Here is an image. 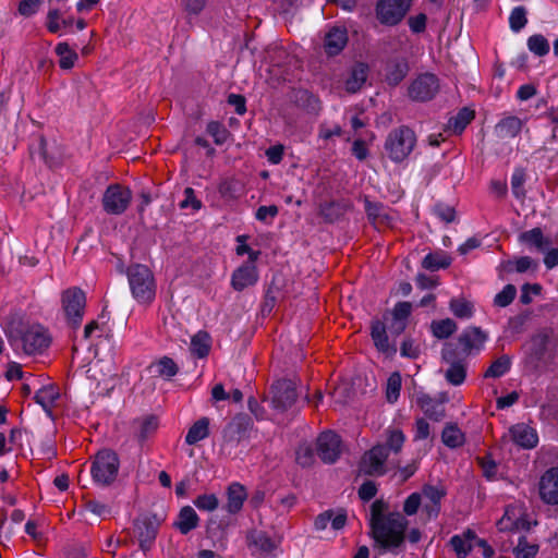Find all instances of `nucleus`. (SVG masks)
I'll return each mask as SVG.
<instances>
[{"mask_svg": "<svg viewBox=\"0 0 558 558\" xmlns=\"http://www.w3.org/2000/svg\"><path fill=\"white\" fill-rule=\"evenodd\" d=\"M409 521L399 511H389V504L376 499L371 506V536L384 550L393 551L405 541Z\"/></svg>", "mask_w": 558, "mask_h": 558, "instance_id": "nucleus-1", "label": "nucleus"}, {"mask_svg": "<svg viewBox=\"0 0 558 558\" xmlns=\"http://www.w3.org/2000/svg\"><path fill=\"white\" fill-rule=\"evenodd\" d=\"M10 345L26 355L43 354L51 344L49 330L38 323L12 319L5 330Z\"/></svg>", "mask_w": 558, "mask_h": 558, "instance_id": "nucleus-2", "label": "nucleus"}, {"mask_svg": "<svg viewBox=\"0 0 558 558\" xmlns=\"http://www.w3.org/2000/svg\"><path fill=\"white\" fill-rule=\"evenodd\" d=\"M554 336V329L544 327L531 336L524 349V365L532 372L545 368L553 360L549 343Z\"/></svg>", "mask_w": 558, "mask_h": 558, "instance_id": "nucleus-3", "label": "nucleus"}, {"mask_svg": "<svg viewBox=\"0 0 558 558\" xmlns=\"http://www.w3.org/2000/svg\"><path fill=\"white\" fill-rule=\"evenodd\" d=\"M128 279L132 295L141 304H149L156 295V282L153 271L142 264H133L128 268Z\"/></svg>", "mask_w": 558, "mask_h": 558, "instance_id": "nucleus-4", "label": "nucleus"}, {"mask_svg": "<svg viewBox=\"0 0 558 558\" xmlns=\"http://www.w3.org/2000/svg\"><path fill=\"white\" fill-rule=\"evenodd\" d=\"M416 145V135L415 132L407 126L401 125L397 129H393L388 134L385 141V151L387 156L393 162H402L405 160L410 154L413 151Z\"/></svg>", "mask_w": 558, "mask_h": 558, "instance_id": "nucleus-5", "label": "nucleus"}, {"mask_svg": "<svg viewBox=\"0 0 558 558\" xmlns=\"http://www.w3.org/2000/svg\"><path fill=\"white\" fill-rule=\"evenodd\" d=\"M120 459L116 451L101 449L93 458L90 474L93 481L100 486H110L118 477Z\"/></svg>", "mask_w": 558, "mask_h": 558, "instance_id": "nucleus-6", "label": "nucleus"}, {"mask_svg": "<svg viewBox=\"0 0 558 558\" xmlns=\"http://www.w3.org/2000/svg\"><path fill=\"white\" fill-rule=\"evenodd\" d=\"M488 339L486 331L482 330L481 327L470 326L465 328L457 338V342H446L460 353L463 357H469L473 354H478L485 345Z\"/></svg>", "mask_w": 558, "mask_h": 558, "instance_id": "nucleus-7", "label": "nucleus"}, {"mask_svg": "<svg viewBox=\"0 0 558 558\" xmlns=\"http://www.w3.org/2000/svg\"><path fill=\"white\" fill-rule=\"evenodd\" d=\"M62 308L68 324L76 329L80 327L86 305V296L80 288H70L61 294Z\"/></svg>", "mask_w": 558, "mask_h": 558, "instance_id": "nucleus-8", "label": "nucleus"}, {"mask_svg": "<svg viewBox=\"0 0 558 558\" xmlns=\"http://www.w3.org/2000/svg\"><path fill=\"white\" fill-rule=\"evenodd\" d=\"M412 0H377L375 14L378 22L396 26L402 22L411 8Z\"/></svg>", "mask_w": 558, "mask_h": 558, "instance_id": "nucleus-9", "label": "nucleus"}, {"mask_svg": "<svg viewBox=\"0 0 558 558\" xmlns=\"http://www.w3.org/2000/svg\"><path fill=\"white\" fill-rule=\"evenodd\" d=\"M387 446L378 444L365 451L359 462L360 474L366 476H383L387 473L386 461L388 459Z\"/></svg>", "mask_w": 558, "mask_h": 558, "instance_id": "nucleus-10", "label": "nucleus"}, {"mask_svg": "<svg viewBox=\"0 0 558 558\" xmlns=\"http://www.w3.org/2000/svg\"><path fill=\"white\" fill-rule=\"evenodd\" d=\"M459 354L450 344H444L441 349V359L449 365L445 378L452 386L462 385L466 378L468 359Z\"/></svg>", "mask_w": 558, "mask_h": 558, "instance_id": "nucleus-11", "label": "nucleus"}, {"mask_svg": "<svg viewBox=\"0 0 558 558\" xmlns=\"http://www.w3.org/2000/svg\"><path fill=\"white\" fill-rule=\"evenodd\" d=\"M132 201V192L129 187L119 183L110 184L101 199L104 210L109 215H122Z\"/></svg>", "mask_w": 558, "mask_h": 558, "instance_id": "nucleus-12", "label": "nucleus"}, {"mask_svg": "<svg viewBox=\"0 0 558 558\" xmlns=\"http://www.w3.org/2000/svg\"><path fill=\"white\" fill-rule=\"evenodd\" d=\"M161 520L157 514H143L134 521V532L142 550L151 548L159 531Z\"/></svg>", "mask_w": 558, "mask_h": 558, "instance_id": "nucleus-13", "label": "nucleus"}, {"mask_svg": "<svg viewBox=\"0 0 558 558\" xmlns=\"http://www.w3.org/2000/svg\"><path fill=\"white\" fill-rule=\"evenodd\" d=\"M270 393L272 407L280 412L290 409L299 397L295 383L287 378L274 383Z\"/></svg>", "mask_w": 558, "mask_h": 558, "instance_id": "nucleus-14", "label": "nucleus"}, {"mask_svg": "<svg viewBox=\"0 0 558 558\" xmlns=\"http://www.w3.org/2000/svg\"><path fill=\"white\" fill-rule=\"evenodd\" d=\"M439 90V81L435 74L424 73L412 81L408 88L409 97L414 101H428Z\"/></svg>", "mask_w": 558, "mask_h": 558, "instance_id": "nucleus-15", "label": "nucleus"}, {"mask_svg": "<svg viewBox=\"0 0 558 558\" xmlns=\"http://www.w3.org/2000/svg\"><path fill=\"white\" fill-rule=\"evenodd\" d=\"M342 440L332 430L323 432L316 441L317 454L324 463H335L342 452Z\"/></svg>", "mask_w": 558, "mask_h": 558, "instance_id": "nucleus-16", "label": "nucleus"}, {"mask_svg": "<svg viewBox=\"0 0 558 558\" xmlns=\"http://www.w3.org/2000/svg\"><path fill=\"white\" fill-rule=\"evenodd\" d=\"M252 427V417L245 413H238L223 428V441L238 445L242 439L248 436V432Z\"/></svg>", "mask_w": 558, "mask_h": 558, "instance_id": "nucleus-17", "label": "nucleus"}, {"mask_svg": "<svg viewBox=\"0 0 558 558\" xmlns=\"http://www.w3.org/2000/svg\"><path fill=\"white\" fill-rule=\"evenodd\" d=\"M421 495L425 499L423 511L426 512L427 518H437L441 509V500L447 495L446 488L425 484Z\"/></svg>", "mask_w": 558, "mask_h": 558, "instance_id": "nucleus-18", "label": "nucleus"}, {"mask_svg": "<svg viewBox=\"0 0 558 558\" xmlns=\"http://www.w3.org/2000/svg\"><path fill=\"white\" fill-rule=\"evenodd\" d=\"M353 209L350 199L341 198L325 202L319 205V216L328 223H333L341 219L348 211Z\"/></svg>", "mask_w": 558, "mask_h": 558, "instance_id": "nucleus-19", "label": "nucleus"}, {"mask_svg": "<svg viewBox=\"0 0 558 558\" xmlns=\"http://www.w3.org/2000/svg\"><path fill=\"white\" fill-rule=\"evenodd\" d=\"M541 498L549 505H558V466L546 471L539 481Z\"/></svg>", "mask_w": 558, "mask_h": 558, "instance_id": "nucleus-20", "label": "nucleus"}, {"mask_svg": "<svg viewBox=\"0 0 558 558\" xmlns=\"http://www.w3.org/2000/svg\"><path fill=\"white\" fill-rule=\"evenodd\" d=\"M512 441L523 449H533L538 444L536 430L525 423L514 424L509 428Z\"/></svg>", "mask_w": 558, "mask_h": 558, "instance_id": "nucleus-21", "label": "nucleus"}, {"mask_svg": "<svg viewBox=\"0 0 558 558\" xmlns=\"http://www.w3.org/2000/svg\"><path fill=\"white\" fill-rule=\"evenodd\" d=\"M409 63L404 58H395L387 62L385 82L392 87L398 86L409 73Z\"/></svg>", "mask_w": 558, "mask_h": 558, "instance_id": "nucleus-22", "label": "nucleus"}, {"mask_svg": "<svg viewBox=\"0 0 558 558\" xmlns=\"http://www.w3.org/2000/svg\"><path fill=\"white\" fill-rule=\"evenodd\" d=\"M348 43V33L344 27H332L325 36L324 48L328 56L339 54Z\"/></svg>", "mask_w": 558, "mask_h": 558, "instance_id": "nucleus-23", "label": "nucleus"}, {"mask_svg": "<svg viewBox=\"0 0 558 558\" xmlns=\"http://www.w3.org/2000/svg\"><path fill=\"white\" fill-rule=\"evenodd\" d=\"M257 279L256 267L253 264H245L233 271L231 286L235 291H243L245 288L255 284Z\"/></svg>", "mask_w": 558, "mask_h": 558, "instance_id": "nucleus-24", "label": "nucleus"}, {"mask_svg": "<svg viewBox=\"0 0 558 558\" xmlns=\"http://www.w3.org/2000/svg\"><path fill=\"white\" fill-rule=\"evenodd\" d=\"M416 403L429 420L440 422L446 415L442 402L434 400L426 393L418 396Z\"/></svg>", "mask_w": 558, "mask_h": 558, "instance_id": "nucleus-25", "label": "nucleus"}, {"mask_svg": "<svg viewBox=\"0 0 558 558\" xmlns=\"http://www.w3.org/2000/svg\"><path fill=\"white\" fill-rule=\"evenodd\" d=\"M367 76L368 65L363 62L355 63L344 82L347 92L351 94L359 92L366 82Z\"/></svg>", "mask_w": 558, "mask_h": 558, "instance_id": "nucleus-26", "label": "nucleus"}, {"mask_svg": "<svg viewBox=\"0 0 558 558\" xmlns=\"http://www.w3.org/2000/svg\"><path fill=\"white\" fill-rule=\"evenodd\" d=\"M199 518L191 506L181 508L173 527L178 529L181 534L186 535L198 526Z\"/></svg>", "mask_w": 558, "mask_h": 558, "instance_id": "nucleus-27", "label": "nucleus"}, {"mask_svg": "<svg viewBox=\"0 0 558 558\" xmlns=\"http://www.w3.org/2000/svg\"><path fill=\"white\" fill-rule=\"evenodd\" d=\"M159 426L158 417L156 415H147L133 421L135 429V437L142 444L148 437L154 435Z\"/></svg>", "mask_w": 558, "mask_h": 558, "instance_id": "nucleus-28", "label": "nucleus"}, {"mask_svg": "<svg viewBox=\"0 0 558 558\" xmlns=\"http://www.w3.org/2000/svg\"><path fill=\"white\" fill-rule=\"evenodd\" d=\"M228 501L226 505V509L229 513H238L242 507L243 502L247 498V493L245 487L240 483H232L228 487Z\"/></svg>", "mask_w": 558, "mask_h": 558, "instance_id": "nucleus-29", "label": "nucleus"}, {"mask_svg": "<svg viewBox=\"0 0 558 558\" xmlns=\"http://www.w3.org/2000/svg\"><path fill=\"white\" fill-rule=\"evenodd\" d=\"M522 126L523 122L521 119L514 116H509L497 123L495 131L499 138H512L521 132Z\"/></svg>", "mask_w": 558, "mask_h": 558, "instance_id": "nucleus-30", "label": "nucleus"}, {"mask_svg": "<svg viewBox=\"0 0 558 558\" xmlns=\"http://www.w3.org/2000/svg\"><path fill=\"white\" fill-rule=\"evenodd\" d=\"M371 336H372L375 347L379 351H381L384 353L396 352V349L391 348L389 344L386 326L383 322L374 320L372 323Z\"/></svg>", "mask_w": 558, "mask_h": 558, "instance_id": "nucleus-31", "label": "nucleus"}, {"mask_svg": "<svg viewBox=\"0 0 558 558\" xmlns=\"http://www.w3.org/2000/svg\"><path fill=\"white\" fill-rule=\"evenodd\" d=\"M211 348V338L207 331L199 330L191 339L190 350L198 359H204L209 354Z\"/></svg>", "mask_w": 558, "mask_h": 558, "instance_id": "nucleus-32", "label": "nucleus"}, {"mask_svg": "<svg viewBox=\"0 0 558 558\" xmlns=\"http://www.w3.org/2000/svg\"><path fill=\"white\" fill-rule=\"evenodd\" d=\"M209 435V418L201 417L187 430L185 442L195 445L196 442L207 438Z\"/></svg>", "mask_w": 558, "mask_h": 558, "instance_id": "nucleus-33", "label": "nucleus"}, {"mask_svg": "<svg viewBox=\"0 0 558 558\" xmlns=\"http://www.w3.org/2000/svg\"><path fill=\"white\" fill-rule=\"evenodd\" d=\"M458 329L457 323L451 318L433 320L430 323L432 335L440 340L448 339Z\"/></svg>", "mask_w": 558, "mask_h": 558, "instance_id": "nucleus-34", "label": "nucleus"}, {"mask_svg": "<svg viewBox=\"0 0 558 558\" xmlns=\"http://www.w3.org/2000/svg\"><path fill=\"white\" fill-rule=\"evenodd\" d=\"M247 545L256 547L263 553H271L276 545L272 539L265 533L258 531H252L246 536Z\"/></svg>", "mask_w": 558, "mask_h": 558, "instance_id": "nucleus-35", "label": "nucleus"}, {"mask_svg": "<svg viewBox=\"0 0 558 558\" xmlns=\"http://www.w3.org/2000/svg\"><path fill=\"white\" fill-rule=\"evenodd\" d=\"M451 264V257H449L446 253L442 252H434L427 254L423 262L422 267L430 270L436 271L441 268H447Z\"/></svg>", "mask_w": 558, "mask_h": 558, "instance_id": "nucleus-36", "label": "nucleus"}, {"mask_svg": "<svg viewBox=\"0 0 558 558\" xmlns=\"http://www.w3.org/2000/svg\"><path fill=\"white\" fill-rule=\"evenodd\" d=\"M511 368V357L507 354L500 355L485 371L484 378H499L508 373Z\"/></svg>", "mask_w": 558, "mask_h": 558, "instance_id": "nucleus-37", "label": "nucleus"}, {"mask_svg": "<svg viewBox=\"0 0 558 558\" xmlns=\"http://www.w3.org/2000/svg\"><path fill=\"white\" fill-rule=\"evenodd\" d=\"M54 51L60 57L59 65L63 70L72 69L78 59L77 53L70 48L68 43H59Z\"/></svg>", "mask_w": 558, "mask_h": 558, "instance_id": "nucleus-38", "label": "nucleus"}, {"mask_svg": "<svg viewBox=\"0 0 558 558\" xmlns=\"http://www.w3.org/2000/svg\"><path fill=\"white\" fill-rule=\"evenodd\" d=\"M59 398V389L53 385L40 388L34 396V400L45 410H49Z\"/></svg>", "mask_w": 558, "mask_h": 558, "instance_id": "nucleus-39", "label": "nucleus"}, {"mask_svg": "<svg viewBox=\"0 0 558 558\" xmlns=\"http://www.w3.org/2000/svg\"><path fill=\"white\" fill-rule=\"evenodd\" d=\"M520 241L535 246L539 252H544L546 246L550 243L548 239L544 238L541 228H534L521 233Z\"/></svg>", "mask_w": 558, "mask_h": 558, "instance_id": "nucleus-40", "label": "nucleus"}, {"mask_svg": "<svg viewBox=\"0 0 558 558\" xmlns=\"http://www.w3.org/2000/svg\"><path fill=\"white\" fill-rule=\"evenodd\" d=\"M441 440L449 448H458L464 444V435L457 425L448 424L442 429Z\"/></svg>", "mask_w": 558, "mask_h": 558, "instance_id": "nucleus-41", "label": "nucleus"}, {"mask_svg": "<svg viewBox=\"0 0 558 558\" xmlns=\"http://www.w3.org/2000/svg\"><path fill=\"white\" fill-rule=\"evenodd\" d=\"M365 213L367 218L373 222H385L389 219L386 208L383 203L371 202L367 197L364 199Z\"/></svg>", "mask_w": 558, "mask_h": 558, "instance_id": "nucleus-42", "label": "nucleus"}, {"mask_svg": "<svg viewBox=\"0 0 558 558\" xmlns=\"http://www.w3.org/2000/svg\"><path fill=\"white\" fill-rule=\"evenodd\" d=\"M473 119L474 111L464 107L454 117L449 119L448 125L453 129L454 133H461Z\"/></svg>", "mask_w": 558, "mask_h": 558, "instance_id": "nucleus-43", "label": "nucleus"}, {"mask_svg": "<svg viewBox=\"0 0 558 558\" xmlns=\"http://www.w3.org/2000/svg\"><path fill=\"white\" fill-rule=\"evenodd\" d=\"M150 367H155L157 375L167 379L172 378L179 372L177 363L169 356H162Z\"/></svg>", "mask_w": 558, "mask_h": 558, "instance_id": "nucleus-44", "label": "nucleus"}, {"mask_svg": "<svg viewBox=\"0 0 558 558\" xmlns=\"http://www.w3.org/2000/svg\"><path fill=\"white\" fill-rule=\"evenodd\" d=\"M449 308L458 318H470L474 312L473 304L465 299H451Z\"/></svg>", "mask_w": 558, "mask_h": 558, "instance_id": "nucleus-45", "label": "nucleus"}, {"mask_svg": "<svg viewBox=\"0 0 558 558\" xmlns=\"http://www.w3.org/2000/svg\"><path fill=\"white\" fill-rule=\"evenodd\" d=\"M538 545L530 543L526 536H521L518 541L517 547L513 549L515 558H535L538 553Z\"/></svg>", "mask_w": 558, "mask_h": 558, "instance_id": "nucleus-46", "label": "nucleus"}, {"mask_svg": "<svg viewBox=\"0 0 558 558\" xmlns=\"http://www.w3.org/2000/svg\"><path fill=\"white\" fill-rule=\"evenodd\" d=\"M387 440L384 446H387L388 452L391 450L395 453H399L403 447L405 436L401 429L398 428H389L386 432Z\"/></svg>", "mask_w": 558, "mask_h": 558, "instance_id": "nucleus-47", "label": "nucleus"}, {"mask_svg": "<svg viewBox=\"0 0 558 558\" xmlns=\"http://www.w3.org/2000/svg\"><path fill=\"white\" fill-rule=\"evenodd\" d=\"M501 266L508 272L515 270L517 272L522 274V272L527 271L531 267H536L537 264L531 257L522 256V257L517 258L514 262H512V260L504 262L501 264Z\"/></svg>", "mask_w": 558, "mask_h": 558, "instance_id": "nucleus-48", "label": "nucleus"}, {"mask_svg": "<svg viewBox=\"0 0 558 558\" xmlns=\"http://www.w3.org/2000/svg\"><path fill=\"white\" fill-rule=\"evenodd\" d=\"M401 375L399 372L392 373L387 380L386 398L389 403H395L401 390Z\"/></svg>", "mask_w": 558, "mask_h": 558, "instance_id": "nucleus-49", "label": "nucleus"}, {"mask_svg": "<svg viewBox=\"0 0 558 558\" xmlns=\"http://www.w3.org/2000/svg\"><path fill=\"white\" fill-rule=\"evenodd\" d=\"M525 178L526 173L523 168H517L511 177L512 193L519 199L524 198L526 195V191L523 187Z\"/></svg>", "mask_w": 558, "mask_h": 558, "instance_id": "nucleus-50", "label": "nucleus"}, {"mask_svg": "<svg viewBox=\"0 0 558 558\" xmlns=\"http://www.w3.org/2000/svg\"><path fill=\"white\" fill-rule=\"evenodd\" d=\"M295 454L296 463L302 468H310L315 462L314 449L307 444L300 445Z\"/></svg>", "mask_w": 558, "mask_h": 558, "instance_id": "nucleus-51", "label": "nucleus"}, {"mask_svg": "<svg viewBox=\"0 0 558 558\" xmlns=\"http://www.w3.org/2000/svg\"><path fill=\"white\" fill-rule=\"evenodd\" d=\"M527 47L538 57H543L549 52L548 40L539 34L533 35L527 39Z\"/></svg>", "mask_w": 558, "mask_h": 558, "instance_id": "nucleus-52", "label": "nucleus"}, {"mask_svg": "<svg viewBox=\"0 0 558 558\" xmlns=\"http://www.w3.org/2000/svg\"><path fill=\"white\" fill-rule=\"evenodd\" d=\"M206 131L210 136L214 137V141L217 145H222L226 143L230 135V132L226 129V126L218 121H210L207 124Z\"/></svg>", "mask_w": 558, "mask_h": 558, "instance_id": "nucleus-53", "label": "nucleus"}, {"mask_svg": "<svg viewBox=\"0 0 558 558\" xmlns=\"http://www.w3.org/2000/svg\"><path fill=\"white\" fill-rule=\"evenodd\" d=\"M517 295V288L509 283L504 287V289L495 295L494 305L499 307H506L512 303Z\"/></svg>", "mask_w": 558, "mask_h": 558, "instance_id": "nucleus-54", "label": "nucleus"}, {"mask_svg": "<svg viewBox=\"0 0 558 558\" xmlns=\"http://www.w3.org/2000/svg\"><path fill=\"white\" fill-rule=\"evenodd\" d=\"M526 23H527V19H526L525 8L524 7L514 8L509 17L510 28L513 32H519L526 25Z\"/></svg>", "mask_w": 558, "mask_h": 558, "instance_id": "nucleus-55", "label": "nucleus"}, {"mask_svg": "<svg viewBox=\"0 0 558 558\" xmlns=\"http://www.w3.org/2000/svg\"><path fill=\"white\" fill-rule=\"evenodd\" d=\"M450 544L456 551L458 558H465L469 553L474 548L473 544H468L465 538L460 535H454L450 539Z\"/></svg>", "mask_w": 558, "mask_h": 558, "instance_id": "nucleus-56", "label": "nucleus"}, {"mask_svg": "<svg viewBox=\"0 0 558 558\" xmlns=\"http://www.w3.org/2000/svg\"><path fill=\"white\" fill-rule=\"evenodd\" d=\"M194 505L199 510L213 511L218 507L219 501H218V498L214 494H210V495L204 494V495L198 496L194 500Z\"/></svg>", "mask_w": 558, "mask_h": 558, "instance_id": "nucleus-57", "label": "nucleus"}, {"mask_svg": "<svg viewBox=\"0 0 558 558\" xmlns=\"http://www.w3.org/2000/svg\"><path fill=\"white\" fill-rule=\"evenodd\" d=\"M422 504V495L420 493L411 494L403 504V512L407 515H413L417 512Z\"/></svg>", "mask_w": 558, "mask_h": 558, "instance_id": "nucleus-58", "label": "nucleus"}, {"mask_svg": "<svg viewBox=\"0 0 558 558\" xmlns=\"http://www.w3.org/2000/svg\"><path fill=\"white\" fill-rule=\"evenodd\" d=\"M412 312L410 302H398L392 310V318L407 322Z\"/></svg>", "mask_w": 558, "mask_h": 558, "instance_id": "nucleus-59", "label": "nucleus"}, {"mask_svg": "<svg viewBox=\"0 0 558 558\" xmlns=\"http://www.w3.org/2000/svg\"><path fill=\"white\" fill-rule=\"evenodd\" d=\"M359 497L363 501H369L377 494L376 483L373 481H365L359 488Z\"/></svg>", "mask_w": 558, "mask_h": 558, "instance_id": "nucleus-60", "label": "nucleus"}, {"mask_svg": "<svg viewBox=\"0 0 558 558\" xmlns=\"http://www.w3.org/2000/svg\"><path fill=\"white\" fill-rule=\"evenodd\" d=\"M47 29L50 33H58L61 28V12L57 9L49 10L47 14Z\"/></svg>", "mask_w": 558, "mask_h": 558, "instance_id": "nucleus-61", "label": "nucleus"}, {"mask_svg": "<svg viewBox=\"0 0 558 558\" xmlns=\"http://www.w3.org/2000/svg\"><path fill=\"white\" fill-rule=\"evenodd\" d=\"M43 0H22L19 3V13L23 16H31L35 14Z\"/></svg>", "mask_w": 558, "mask_h": 558, "instance_id": "nucleus-62", "label": "nucleus"}, {"mask_svg": "<svg viewBox=\"0 0 558 558\" xmlns=\"http://www.w3.org/2000/svg\"><path fill=\"white\" fill-rule=\"evenodd\" d=\"M435 213L436 215L446 223H450L454 221L456 219V210L453 207L438 204L435 206Z\"/></svg>", "mask_w": 558, "mask_h": 558, "instance_id": "nucleus-63", "label": "nucleus"}, {"mask_svg": "<svg viewBox=\"0 0 558 558\" xmlns=\"http://www.w3.org/2000/svg\"><path fill=\"white\" fill-rule=\"evenodd\" d=\"M400 352L402 356L410 359H416L420 355V350L411 338H407L402 341Z\"/></svg>", "mask_w": 558, "mask_h": 558, "instance_id": "nucleus-64", "label": "nucleus"}]
</instances>
